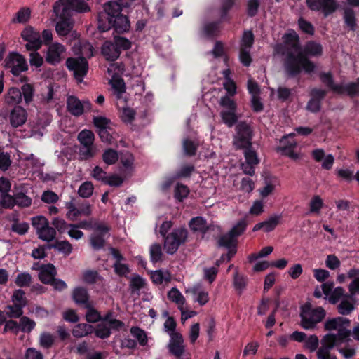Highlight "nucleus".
<instances>
[{"mask_svg":"<svg viewBox=\"0 0 359 359\" xmlns=\"http://www.w3.org/2000/svg\"><path fill=\"white\" fill-rule=\"evenodd\" d=\"M12 302L13 304L25 307L27 304L25 292L20 289L15 290L12 295Z\"/></svg>","mask_w":359,"mask_h":359,"instance_id":"3c124183","label":"nucleus"},{"mask_svg":"<svg viewBox=\"0 0 359 359\" xmlns=\"http://www.w3.org/2000/svg\"><path fill=\"white\" fill-rule=\"evenodd\" d=\"M52 248L65 255H69L72 251V245L67 241H55L53 244L48 245V248Z\"/></svg>","mask_w":359,"mask_h":359,"instance_id":"4c0bfd02","label":"nucleus"},{"mask_svg":"<svg viewBox=\"0 0 359 359\" xmlns=\"http://www.w3.org/2000/svg\"><path fill=\"white\" fill-rule=\"evenodd\" d=\"M351 320L344 317H336L328 318L324 325V329L326 331L338 330L342 325L349 326Z\"/></svg>","mask_w":359,"mask_h":359,"instance_id":"aec40b11","label":"nucleus"},{"mask_svg":"<svg viewBox=\"0 0 359 359\" xmlns=\"http://www.w3.org/2000/svg\"><path fill=\"white\" fill-rule=\"evenodd\" d=\"M39 239L48 243L54 241L56 238V230L48 224L45 227L39 229L37 233Z\"/></svg>","mask_w":359,"mask_h":359,"instance_id":"a878e982","label":"nucleus"},{"mask_svg":"<svg viewBox=\"0 0 359 359\" xmlns=\"http://www.w3.org/2000/svg\"><path fill=\"white\" fill-rule=\"evenodd\" d=\"M114 43L117 50H127L131 48V42L126 38L119 36H114Z\"/></svg>","mask_w":359,"mask_h":359,"instance_id":"79ce46f5","label":"nucleus"},{"mask_svg":"<svg viewBox=\"0 0 359 359\" xmlns=\"http://www.w3.org/2000/svg\"><path fill=\"white\" fill-rule=\"evenodd\" d=\"M189 226L193 232H200L203 235L212 229V226L208 225L206 219L201 216L191 218L189 222Z\"/></svg>","mask_w":359,"mask_h":359,"instance_id":"a211bd4d","label":"nucleus"},{"mask_svg":"<svg viewBox=\"0 0 359 359\" xmlns=\"http://www.w3.org/2000/svg\"><path fill=\"white\" fill-rule=\"evenodd\" d=\"M348 294H344V290L342 287H335L328 297V301L332 304H336L341 297L350 299L347 297Z\"/></svg>","mask_w":359,"mask_h":359,"instance_id":"37998d69","label":"nucleus"},{"mask_svg":"<svg viewBox=\"0 0 359 359\" xmlns=\"http://www.w3.org/2000/svg\"><path fill=\"white\" fill-rule=\"evenodd\" d=\"M168 298L176 303L179 306H182L185 302V299L182 294L176 287H172L168 293Z\"/></svg>","mask_w":359,"mask_h":359,"instance_id":"09e8293b","label":"nucleus"},{"mask_svg":"<svg viewBox=\"0 0 359 359\" xmlns=\"http://www.w3.org/2000/svg\"><path fill=\"white\" fill-rule=\"evenodd\" d=\"M65 65L69 71L73 72L74 77L77 83H81L88 71L87 59L84 57H68L66 60Z\"/></svg>","mask_w":359,"mask_h":359,"instance_id":"0eeeda50","label":"nucleus"},{"mask_svg":"<svg viewBox=\"0 0 359 359\" xmlns=\"http://www.w3.org/2000/svg\"><path fill=\"white\" fill-rule=\"evenodd\" d=\"M5 102L10 106L20 104L22 102L21 90L15 87L10 88L5 95Z\"/></svg>","mask_w":359,"mask_h":359,"instance_id":"5701e85b","label":"nucleus"},{"mask_svg":"<svg viewBox=\"0 0 359 359\" xmlns=\"http://www.w3.org/2000/svg\"><path fill=\"white\" fill-rule=\"evenodd\" d=\"M322 45L315 41H309L304 46L303 51L295 55L290 50H280L277 52L285 55L283 67L288 77L296 78L304 71L311 74L316 69L315 63L309 57H320L323 55Z\"/></svg>","mask_w":359,"mask_h":359,"instance_id":"f257e3e1","label":"nucleus"},{"mask_svg":"<svg viewBox=\"0 0 359 359\" xmlns=\"http://www.w3.org/2000/svg\"><path fill=\"white\" fill-rule=\"evenodd\" d=\"M72 297L76 304H83L88 308L86 313V319L88 322H90V308L88 306V290L83 287H76L73 291Z\"/></svg>","mask_w":359,"mask_h":359,"instance_id":"dca6fc26","label":"nucleus"},{"mask_svg":"<svg viewBox=\"0 0 359 359\" xmlns=\"http://www.w3.org/2000/svg\"><path fill=\"white\" fill-rule=\"evenodd\" d=\"M94 332L95 336L100 339H107L111 335V330L109 325L104 323H98L95 328L91 326V334Z\"/></svg>","mask_w":359,"mask_h":359,"instance_id":"2f4dec72","label":"nucleus"},{"mask_svg":"<svg viewBox=\"0 0 359 359\" xmlns=\"http://www.w3.org/2000/svg\"><path fill=\"white\" fill-rule=\"evenodd\" d=\"M72 1L58 0L55 2L53 11L59 19H72Z\"/></svg>","mask_w":359,"mask_h":359,"instance_id":"4468645a","label":"nucleus"},{"mask_svg":"<svg viewBox=\"0 0 359 359\" xmlns=\"http://www.w3.org/2000/svg\"><path fill=\"white\" fill-rule=\"evenodd\" d=\"M11 230L19 235L25 234L29 229V224L26 222L20 223L18 217L13 218Z\"/></svg>","mask_w":359,"mask_h":359,"instance_id":"c03bdc74","label":"nucleus"},{"mask_svg":"<svg viewBox=\"0 0 359 359\" xmlns=\"http://www.w3.org/2000/svg\"><path fill=\"white\" fill-rule=\"evenodd\" d=\"M325 316V310L320 306L315 309H311L310 306L302 307L300 313V326L306 330H313Z\"/></svg>","mask_w":359,"mask_h":359,"instance_id":"7ed1b4c3","label":"nucleus"},{"mask_svg":"<svg viewBox=\"0 0 359 359\" xmlns=\"http://www.w3.org/2000/svg\"><path fill=\"white\" fill-rule=\"evenodd\" d=\"M74 20L72 19H59L56 23L55 30L60 36H67L72 29Z\"/></svg>","mask_w":359,"mask_h":359,"instance_id":"b1692460","label":"nucleus"},{"mask_svg":"<svg viewBox=\"0 0 359 359\" xmlns=\"http://www.w3.org/2000/svg\"><path fill=\"white\" fill-rule=\"evenodd\" d=\"M282 219L281 215H274L271 216L268 219L262 222L264 232H271L273 231L278 225Z\"/></svg>","mask_w":359,"mask_h":359,"instance_id":"c9c22d12","label":"nucleus"},{"mask_svg":"<svg viewBox=\"0 0 359 359\" xmlns=\"http://www.w3.org/2000/svg\"><path fill=\"white\" fill-rule=\"evenodd\" d=\"M259 6V0H248L247 3V15L250 18L255 17L258 13Z\"/></svg>","mask_w":359,"mask_h":359,"instance_id":"e2e57ef3","label":"nucleus"},{"mask_svg":"<svg viewBox=\"0 0 359 359\" xmlns=\"http://www.w3.org/2000/svg\"><path fill=\"white\" fill-rule=\"evenodd\" d=\"M248 223L245 219L239 220L236 224H235L229 233L236 239L237 237L242 235L246 230Z\"/></svg>","mask_w":359,"mask_h":359,"instance_id":"58836bf2","label":"nucleus"},{"mask_svg":"<svg viewBox=\"0 0 359 359\" xmlns=\"http://www.w3.org/2000/svg\"><path fill=\"white\" fill-rule=\"evenodd\" d=\"M198 143L189 139L185 138L182 141V149L186 156L192 157L196 154Z\"/></svg>","mask_w":359,"mask_h":359,"instance_id":"c85d7f7f","label":"nucleus"},{"mask_svg":"<svg viewBox=\"0 0 359 359\" xmlns=\"http://www.w3.org/2000/svg\"><path fill=\"white\" fill-rule=\"evenodd\" d=\"M237 240L235 239L229 232L226 234L221 236L218 241L217 245L219 247H224L230 249H236Z\"/></svg>","mask_w":359,"mask_h":359,"instance_id":"c756f323","label":"nucleus"},{"mask_svg":"<svg viewBox=\"0 0 359 359\" xmlns=\"http://www.w3.org/2000/svg\"><path fill=\"white\" fill-rule=\"evenodd\" d=\"M28 114L21 106L16 105L9 114L10 124L13 128H18L24 125L27 119Z\"/></svg>","mask_w":359,"mask_h":359,"instance_id":"f8f14e48","label":"nucleus"},{"mask_svg":"<svg viewBox=\"0 0 359 359\" xmlns=\"http://www.w3.org/2000/svg\"><path fill=\"white\" fill-rule=\"evenodd\" d=\"M103 161L107 165H113L118 160V152L113 149H106L102 154Z\"/></svg>","mask_w":359,"mask_h":359,"instance_id":"49530a36","label":"nucleus"},{"mask_svg":"<svg viewBox=\"0 0 359 359\" xmlns=\"http://www.w3.org/2000/svg\"><path fill=\"white\" fill-rule=\"evenodd\" d=\"M31 16V10L29 8H22L16 13V18L13 20V22L25 23Z\"/></svg>","mask_w":359,"mask_h":359,"instance_id":"5fc2aeb1","label":"nucleus"},{"mask_svg":"<svg viewBox=\"0 0 359 359\" xmlns=\"http://www.w3.org/2000/svg\"><path fill=\"white\" fill-rule=\"evenodd\" d=\"M101 53L107 60L112 62L116 60L120 56V52L117 50L114 43L108 41L103 43Z\"/></svg>","mask_w":359,"mask_h":359,"instance_id":"6ab92c4d","label":"nucleus"},{"mask_svg":"<svg viewBox=\"0 0 359 359\" xmlns=\"http://www.w3.org/2000/svg\"><path fill=\"white\" fill-rule=\"evenodd\" d=\"M130 333L138 340V342L141 346H144L147 345L148 342V337L144 330L138 327L133 326L130 328Z\"/></svg>","mask_w":359,"mask_h":359,"instance_id":"ea45409f","label":"nucleus"},{"mask_svg":"<svg viewBox=\"0 0 359 359\" xmlns=\"http://www.w3.org/2000/svg\"><path fill=\"white\" fill-rule=\"evenodd\" d=\"M67 108L72 115L79 116L83 113V106L81 101L74 96H69L67 101Z\"/></svg>","mask_w":359,"mask_h":359,"instance_id":"4be33fe9","label":"nucleus"},{"mask_svg":"<svg viewBox=\"0 0 359 359\" xmlns=\"http://www.w3.org/2000/svg\"><path fill=\"white\" fill-rule=\"evenodd\" d=\"M220 116L222 121L229 127H232L238 123L236 110H222L220 112Z\"/></svg>","mask_w":359,"mask_h":359,"instance_id":"7c9ffc66","label":"nucleus"},{"mask_svg":"<svg viewBox=\"0 0 359 359\" xmlns=\"http://www.w3.org/2000/svg\"><path fill=\"white\" fill-rule=\"evenodd\" d=\"M188 231L184 227L175 229L164 238V248L168 254H175L179 247L185 243L188 238Z\"/></svg>","mask_w":359,"mask_h":359,"instance_id":"39448f33","label":"nucleus"},{"mask_svg":"<svg viewBox=\"0 0 359 359\" xmlns=\"http://www.w3.org/2000/svg\"><path fill=\"white\" fill-rule=\"evenodd\" d=\"M21 37L27 42L25 45L27 50H38L41 48L43 41L41 34L32 27H26L21 32Z\"/></svg>","mask_w":359,"mask_h":359,"instance_id":"9d476101","label":"nucleus"},{"mask_svg":"<svg viewBox=\"0 0 359 359\" xmlns=\"http://www.w3.org/2000/svg\"><path fill=\"white\" fill-rule=\"evenodd\" d=\"M306 4L311 11L322 13L325 18L336 12L339 7L337 0H306Z\"/></svg>","mask_w":359,"mask_h":359,"instance_id":"6e6552de","label":"nucleus"},{"mask_svg":"<svg viewBox=\"0 0 359 359\" xmlns=\"http://www.w3.org/2000/svg\"><path fill=\"white\" fill-rule=\"evenodd\" d=\"M78 140L82 147L79 150L81 159H88L90 156V130H83L78 135Z\"/></svg>","mask_w":359,"mask_h":359,"instance_id":"f3484780","label":"nucleus"},{"mask_svg":"<svg viewBox=\"0 0 359 359\" xmlns=\"http://www.w3.org/2000/svg\"><path fill=\"white\" fill-rule=\"evenodd\" d=\"M110 226L104 223H91V230L93 231L91 235V247L94 250H99L104 247L107 239L110 236Z\"/></svg>","mask_w":359,"mask_h":359,"instance_id":"423d86ee","label":"nucleus"},{"mask_svg":"<svg viewBox=\"0 0 359 359\" xmlns=\"http://www.w3.org/2000/svg\"><path fill=\"white\" fill-rule=\"evenodd\" d=\"M354 309V304L348 299H343L337 307L338 313L343 316L349 315Z\"/></svg>","mask_w":359,"mask_h":359,"instance_id":"a18cd8bd","label":"nucleus"},{"mask_svg":"<svg viewBox=\"0 0 359 359\" xmlns=\"http://www.w3.org/2000/svg\"><path fill=\"white\" fill-rule=\"evenodd\" d=\"M22 306L13 304V305H10L7 306V309H8V311L7 313V315L10 318H20L23 314L22 311Z\"/></svg>","mask_w":359,"mask_h":359,"instance_id":"774afa93","label":"nucleus"},{"mask_svg":"<svg viewBox=\"0 0 359 359\" xmlns=\"http://www.w3.org/2000/svg\"><path fill=\"white\" fill-rule=\"evenodd\" d=\"M255 36L252 31H245L241 39V48L250 49L254 43Z\"/></svg>","mask_w":359,"mask_h":359,"instance_id":"864d4df0","label":"nucleus"},{"mask_svg":"<svg viewBox=\"0 0 359 359\" xmlns=\"http://www.w3.org/2000/svg\"><path fill=\"white\" fill-rule=\"evenodd\" d=\"M4 62V67L11 69V72L14 76H18L21 72H25L28 69L24 57L15 52L10 53L6 57Z\"/></svg>","mask_w":359,"mask_h":359,"instance_id":"1a4fd4ad","label":"nucleus"},{"mask_svg":"<svg viewBox=\"0 0 359 359\" xmlns=\"http://www.w3.org/2000/svg\"><path fill=\"white\" fill-rule=\"evenodd\" d=\"M341 93L339 95L344 94L345 93L350 97H355L359 96V78L357 79L355 82H350L345 86L341 85Z\"/></svg>","mask_w":359,"mask_h":359,"instance_id":"bb28decb","label":"nucleus"},{"mask_svg":"<svg viewBox=\"0 0 359 359\" xmlns=\"http://www.w3.org/2000/svg\"><path fill=\"white\" fill-rule=\"evenodd\" d=\"M93 123L95 126V127L97 128V131L99 130H102L107 128L110 127L111 121L110 119L102 116H94L93 119Z\"/></svg>","mask_w":359,"mask_h":359,"instance_id":"13d9d810","label":"nucleus"},{"mask_svg":"<svg viewBox=\"0 0 359 359\" xmlns=\"http://www.w3.org/2000/svg\"><path fill=\"white\" fill-rule=\"evenodd\" d=\"M170 339L168 344V349L170 353L175 357H181L184 352L182 335L180 332L170 333Z\"/></svg>","mask_w":359,"mask_h":359,"instance_id":"ddd939ff","label":"nucleus"},{"mask_svg":"<svg viewBox=\"0 0 359 359\" xmlns=\"http://www.w3.org/2000/svg\"><path fill=\"white\" fill-rule=\"evenodd\" d=\"M298 26L299 29L305 34L309 35H313L315 32V28L313 25L309 21H307L302 17L298 20Z\"/></svg>","mask_w":359,"mask_h":359,"instance_id":"6e6d98bb","label":"nucleus"},{"mask_svg":"<svg viewBox=\"0 0 359 359\" xmlns=\"http://www.w3.org/2000/svg\"><path fill=\"white\" fill-rule=\"evenodd\" d=\"M304 343V348L312 353L318 349L319 339L316 334L309 335L308 337H306Z\"/></svg>","mask_w":359,"mask_h":359,"instance_id":"a19ab883","label":"nucleus"},{"mask_svg":"<svg viewBox=\"0 0 359 359\" xmlns=\"http://www.w3.org/2000/svg\"><path fill=\"white\" fill-rule=\"evenodd\" d=\"M35 322L27 316H22L20 320V327L22 332H30L35 327Z\"/></svg>","mask_w":359,"mask_h":359,"instance_id":"bf43d9fd","label":"nucleus"},{"mask_svg":"<svg viewBox=\"0 0 359 359\" xmlns=\"http://www.w3.org/2000/svg\"><path fill=\"white\" fill-rule=\"evenodd\" d=\"M335 334L334 333H328L326 334L323 339H321V346L322 348L332 350L335 346H337L335 343Z\"/></svg>","mask_w":359,"mask_h":359,"instance_id":"8fccbe9b","label":"nucleus"},{"mask_svg":"<svg viewBox=\"0 0 359 359\" xmlns=\"http://www.w3.org/2000/svg\"><path fill=\"white\" fill-rule=\"evenodd\" d=\"M54 337L47 332H43L40 336L39 344L45 348H50L54 344Z\"/></svg>","mask_w":359,"mask_h":359,"instance_id":"680f3d73","label":"nucleus"},{"mask_svg":"<svg viewBox=\"0 0 359 359\" xmlns=\"http://www.w3.org/2000/svg\"><path fill=\"white\" fill-rule=\"evenodd\" d=\"M145 284L144 278L139 275L134 276L130 282V288L132 292L140 290Z\"/></svg>","mask_w":359,"mask_h":359,"instance_id":"69168bd1","label":"nucleus"},{"mask_svg":"<svg viewBox=\"0 0 359 359\" xmlns=\"http://www.w3.org/2000/svg\"><path fill=\"white\" fill-rule=\"evenodd\" d=\"M243 155L245 159V163L256 165L259 163V159L258 158L257 152L253 149L252 145L250 147H245Z\"/></svg>","mask_w":359,"mask_h":359,"instance_id":"72a5a7b5","label":"nucleus"},{"mask_svg":"<svg viewBox=\"0 0 359 359\" xmlns=\"http://www.w3.org/2000/svg\"><path fill=\"white\" fill-rule=\"evenodd\" d=\"M318 76L320 81L329 89L332 90L334 93L337 94L338 93H341V84L334 83L333 74L331 72H320Z\"/></svg>","mask_w":359,"mask_h":359,"instance_id":"412c9836","label":"nucleus"},{"mask_svg":"<svg viewBox=\"0 0 359 359\" xmlns=\"http://www.w3.org/2000/svg\"><path fill=\"white\" fill-rule=\"evenodd\" d=\"M39 279L43 284L51 283L57 275V270L53 264H42L40 267Z\"/></svg>","mask_w":359,"mask_h":359,"instance_id":"2eb2a0df","label":"nucleus"},{"mask_svg":"<svg viewBox=\"0 0 359 359\" xmlns=\"http://www.w3.org/2000/svg\"><path fill=\"white\" fill-rule=\"evenodd\" d=\"M219 105L226 109V110H237L236 102L228 95H224L221 97Z\"/></svg>","mask_w":359,"mask_h":359,"instance_id":"0e129e2a","label":"nucleus"},{"mask_svg":"<svg viewBox=\"0 0 359 359\" xmlns=\"http://www.w3.org/2000/svg\"><path fill=\"white\" fill-rule=\"evenodd\" d=\"M41 201L46 203H55L59 201L58 195L52 191H45L41 195Z\"/></svg>","mask_w":359,"mask_h":359,"instance_id":"338daca9","label":"nucleus"},{"mask_svg":"<svg viewBox=\"0 0 359 359\" xmlns=\"http://www.w3.org/2000/svg\"><path fill=\"white\" fill-rule=\"evenodd\" d=\"M65 208L68 210L66 217L72 221L77 220L83 213L82 210L77 208L76 201L74 198L65 203Z\"/></svg>","mask_w":359,"mask_h":359,"instance_id":"393cba45","label":"nucleus"},{"mask_svg":"<svg viewBox=\"0 0 359 359\" xmlns=\"http://www.w3.org/2000/svg\"><path fill=\"white\" fill-rule=\"evenodd\" d=\"M236 135L233 137V144L236 149H244L252 145L254 137L253 129L245 121H239L235 127Z\"/></svg>","mask_w":359,"mask_h":359,"instance_id":"20e7f679","label":"nucleus"},{"mask_svg":"<svg viewBox=\"0 0 359 359\" xmlns=\"http://www.w3.org/2000/svg\"><path fill=\"white\" fill-rule=\"evenodd\" d=\"M149 254L151 262L156 263L161 261L163 256L161 245L158 243L151 245L149 250Z\"/></svg>","mask_w":359,"mask_h":359,"instance_id":"de8ad7c7","label":"nucleus"},{"mask_svg":"<svg viewBox=\"0 0 359 359\" xmlns=\"http://www.w3.org/2000/svg\"><path fill=\"white\" fill-rule=\"evenodd\" d=\"M65 48L60 43H53L49 45L45 56L46 62L50 65H55L62 60V55Z\"/></svg>","mask_w":359,"mask_h":359,"instance_id":"9b49d317","label":"nucleus"},{"mask_svg":"<svg viewBox=\"0 0 359 359\" xmlns=\"http://www.w3.org/2000/svg\"><path fill=\"white\" fill-rule=\"evenodd\" d=\"M219 21L205 24L203 28V34L208 38L214 37L219 31Z\"/></svg>","mask_w":359,"mask_h":359,"instance_id":"e433bc0d","label":"nucleus"},{"mask_svg":"<svg viewBox=\"0 0 359 359\" xmlns=\"http://www.w3.org/2000/svg\"><path fill=\"white\" fill-rule=\"evenodd\" d=\"M283 38L285 43L290 45L293 49L299 50L300 48L299 35L294 30L285 33Z\"/></svg>","mask_w":359,"mask_h":359,"instance_id":"473e14b6","label":"nucleus"},{"mask_svg":"<svg viewBox=\"0 0 359 359\" xmlns=\"http://www.w3.org/2000/svg\"><path fill=\"white\" fill-rule=\"evenodd\" d=\"M122 6L117 1H111L104 6V11L97 15V29L100 33L111 28L118 34L129 32L130 22L127 15L121 13Z\"/></svg>","mask_w":359,"mask_h":359,"instance_id":"f03ea898","label":"nucleus"},{"mask_svg":"<svg viewBox=\"0 0 359 359\" xmlns=\"http://www.w3.org/2000/svg\"><path fill=\"white\" fill-rule=\"evenodd\" d=\"M32 281V276L28 273H19L15 280V284L20 287L30 286Z\"/></svg>","mask_w":359,"mask_h":359,"instance_id":"603ef678","label":"nucleus"},{"mask_svg":"<svg viewBox=\"0 0 359 359\" xmlns=\"http://www.w3.org/2000/svg\"><path fill=\"white\" fill-rule=\"evenodd\" d=\"M344 20L346 25L351 31L355 32L357 27L356 18L354 11L351 8H346L344 11Z\"/></svg>","mask_w":359,"mask_h":359,"instance_id":"cd10ccee","label":"nucleus"},{"mask_svg":"<svg viewBox=\"0 0 359 359\" xmlns=\"http://www.w3.org/2000/svg\"><path fill=\"white\" fill-rule=\"evenodd\" d=\"M22 97L26 104H29L33 100L34 87L29 83L24 84L21 88Z\"/></svg>","mask_w":359,"mask_h":359,"instance_id":"4d7b16f0","label":"nucleus"},{"mask_svg":"<svg viewBox=\"0 0 359 359\" xmlns=\"http://www.w3.org/2000/svg\"><path fill=\"white\" fill-rule=\"evenodd\" d=\"M190 191L187 185L177 183L174 190V197L179 202H182L189 195Z\"/></svg>","mask_w":359,"mask_h":359,"instance_id":"f704fd0d","label":"nucleus"},{"mask_svg":"<svg viewBox=\"0 0 359 359\" xmlns=\"http://www.w3.org/2000/svg\"><path fill=\"white\" fill-rule=\"evenodd\" d=\"M90 330V325L88 324L80 323L76 325L73 329L72 334L75 337L81 338L88 335Z\"/></svg>","mask_w":359,"mask_h":359,"instance_id":"052dcab7","label":"nucleus"}]
</instances>
